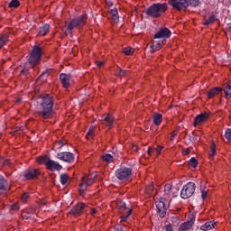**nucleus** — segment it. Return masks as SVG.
<instances>
[{"instance_id":"nucleus-1","label":"nucleus","mask_w":231,"mask_h":231,"mask_svg":"<svg viewBox=\"0 0 231 231\" xmlns=\"http://www.w3.org/2000/svg\"><path fill=\"white\" fill-rule=\"evenodd\" d=\"M37 115L42 120H50L53 117V97L50 94L43 96L38 106Z\"/></svg>"},{"instance_id":"nucleus-2","label":"nucleus","mask_w":231,"mask_h":231,"mask_svg":"<svg viewBox=\"0 0 231 231\" xmlns=\"http://www.w3.org/2000/svg\"><path fill=\"white\" fill-rule=\"evenodd\" d=\"M171 35H172V32H171V30H160L158 32H156L153 35V39H162V40L152 42V44L150 46L151 53H155V51H159V50H162V48L165 46L167 42V39H171Z\"/></svg>"},{"instance_id":"nucleus-3","label":"nucleus","mask_w":231,"mask_h":231,"mask_svg":"<svg viewBox=\"0 0 231 231\" xmlns=\"http://www.w3.org/2000/svg\"><path fill=\"white\" fill-rule=\"evenodd\" d=\"M165 12H167V5L165 3H157L150 5L148 9L144 11V14L147 17L158 19V17H162V14H165Z\"/></svg>"},{"instance_id":"nucleus-4","label":"nucleus","mask_w":231,"mask_h":231,"mask_svg":"<svg viewBox=\"0 0 231 231\" xmlns=\"http://www.w3.org/2000/svg\"><path fill=\"white\" fill-rule=\"evenodd\" d=\"M41 60H42V47H41V44H36L29 53L28 61L31 68H33L34 66H39Z\"/></svg>"},{"instance_id":"nucleus-5","label":"nucleus","mask_w":231,"mask_h":231,"mask_svg":"<svg viewBox=\"0 0 231 231\" xmlns=\"http://www.w3.org/2000/svg\"><path fill=\"white\" fill-rule=\"evenodd\" d=\"M88 23V14H81L70 20L68 23V30H75V28H82Z\"/></svg>"},{"instance_id":"nucleus-6","label":"nucleus","mask_w":231,"mask_h":231,"mask_svg":"<svg viewBox=\"0 0 231 231\" xmlns=\"http://www.w3.org/2000/svg\"><path fill=\"white\" fill-rule=\"evenodd\" d=\"M133 176V169L127 167H121L116 171V177L121 181H129Z\"/></svg>"},{"instance_id":"nucleus-7","label":"nucleus","mask_w":231,"mask_h":231,"mask_svg":"<svg viewBox=\"0 0 231 231\" xmlns=\"http://www.w3.org/2000/svg\"><path fill=\"white\" fill-rule=\"evenodd\" d=\"M194 192H196V184L194 182H188L180 191V198L182 199H189V198L194 195Z\"/></svg>"},{"instance_id":"nucleus-8","label":"nucleus","mask_w":231,"mask_h":231,"mask_svg":"<svg viewBox=\"0 0 231 231\" xmlns=\"http://www.w3.org/2000/svg\"><path fill=\"white\" fill-rule=\"evenodd\" d=\"M84 212H86V205L83 202H79L72 207L69 214L74 216V217H80Z\"/></svg>"},{"instance_id":"nucleus-9","label":"nucleus","mask_w":231,"mask_h":231,"mask_svg":"<svg viewBox=\"0 0 231 231\" xmlns=\"http://www.w3.org/2000/svg\"><path fill=\"white\" fill-rule=\"evenodd\" d=\"M41 168H31L25 171L23 174L24 180H37L41 176Z\"/></svg>"},{"instance_id":"nucleus-10","label":"nucleus","mask_w":231,"mask_h":231,"mask_svg":"<svg viewBox=\"0 0 231 231\" xmlns=\"http://www.w3.org/2000/svg\"><path fill=\"white\" fill-rule=\"evenodd\" d=\"M56 158L65 163H73L75 162V154L70 152H61L57 153Z\"/></svg>"},{"instance_id":"nucleus-11","label":"nucleus","mask_w":231,"mask_h":231,"mask_svg":"<svg viewBox=\"0 0 231 231\" xmlns=\"http://www.w3.org/2000/svg\"><path fill=\"white\" fill-rule=\"evenodd\" d=\"M208 118H210V114L207 112L198 115L194 118L193 126L198 127V125H202V124H205Z\"/></svg>"},{"instance_id":"nucleus-12","label":"nucleus","mask_w":231,"mask_h":231,"mask_svg":"<svg viewBox=\"0 0 231 231\" xmlns=\"http://www.w3.org/2000/svg\"><path fill=\"white\" fill-rule=\"evenodd\" d=\"M194 223H196V215L191 216L188 221L180 224L179 231H189L194 226Z\"/></svg>"},{"instance_id":"nucleus-13","label":"nucleus","mask_w":231,"mask_h":231,"mask_svg":"<svg viewBox=\"0 0 231 231\" xmlns=\"http://www.w3.org/2000/svg\"><path fill=\"white\" fill-rule=\"evenodd\" d=\"M168 3L174 10L180 11L187 8V0H168Z\"/></svg>"},{"instance_id":"nucleus-14","label":"nucleus","mask_w":231,"mask_h":231,"mask_svg":"<svg viewBox=\"0 0 231 231\" xmlns=\"http://www.w3.org/2000/svg\"><path fill=\"white\" fill-rule=\"evenodd\" d=\"M157 212L160 217H165L167 216V206L163 200H158L155 202Z\"/></svg>"},{"instance_id":"nucleus-15","label":"nucleus","mask_w":231,"mask_h":231,"mask_svg":"<svg viewBox=\"0 0 231 231\" xmlns=\"http://www.w3.org/2000/svg\"><path fill=\"white\" fill-rule=\"evenodd\" d=\"M47 171H51V172H55V171H62V165L58 162L49 159L46 166Z\"/></svg>"},{"instance_id":"nucleus-16","label":"nucleus","mask_w":231,"mask_h":231,"mask_svg":"<svg viewBox=\"0 0 231 231\" xmlns=\"http://www.w3.org/2000/svg\"><path fill=\"white\" fill-rule=\"evenodd\" d=\"M70 79H71V77L66 73L60 74V80L63 88H65V89H68V88H69Z\"/></svg>"},{"instance_id":"nucleus-17","label":"nucleus","mask_w":231,"mask_h":231,"mask_svg":"<svg viewBox=\"0 0 231 231\" xmlns=\"http://www.w3.org/2000/svg\"><path fill=\"white\" fill-rule=\"evenodd\" d=\"M103 124L111 129L113 127V124H115V118L113 116L106 114L103 116Z\"/></svg>"},{"instance_id":"nucleus-18","label":"nucleus","mask_w":231,"mask_h":231,"mask_svg":"<svg viewBox=\"0 0 231 231\" xmlns=\"http://www.w3.org/2000/svg\"><path fill=\"white\" fill-rule=\"evenodd\" d=\"M221 91H223V88H221L219 87H215L207 92V97H208V98H214V97H216L217 95H219V93H221Z\"/></svg>"},{"instance_id":"nucleus-19","label":"nucleus","mask_w":231,"mask_h":231,"mask_svg":"<svg viewBox=\"0 0 231 231\" xmlns=\"http://www.w3.org/2000/svg\"><path fill=\"white\" fill-rule=\"evenodd\" d=\"M162 122H163V116H162V114H160V113L155 112L153 114V124H154V125H156L158 127L162 125Z\"/></svg>"},{"instance_id":"nucleus-20","label":"nucleus","mask_w":231,"mask_h":231,"mask_svg":"<svg viewBox=\"0 0 231 231\" xmlns=\"http://www.w3.org/2000/svg\"><path fill=\"white\" fill-rule=\"evenodd\" d=\"M223 91L225 93V98H228V97H231V82L230 81L223 85Z\"/></svg>"},{"instance_id":"nucleus-21","label":"nucleus","mask_w":231,"mask_h":231,"mask_svg":"<svg viewBox=\"0 0 231 231\" xmlns=\"http://www.w3.org/2000/svg\"><path fill=\"white\" fill-rule=\"evenodd\" d=\"M93 181H95V179H93L88 175H85L81 178V183L83 185H86V187H90V185L93 183Z\"/></svg>"},{"instance_id":"nucleus-22","label":"nucleus","mask_w":231,"mask_h":231,"mask_svg":"<svg viewBox=\"0 0 231 231\" xmlns=\"http://www.w3.org/2000/svg\"><path fill=\"white\" fill-rule=\"evenodd\" d=\"M215 225L216 223L214 221L206 222L204 225L200 226V230H212V228H215Z\"/></svg>"},{"instance_id":"nucleus-23","label":"nucleus","mask_w":231,"mask_h":231,"mask_svg":"<svg viewBox=\"0 0 231 231\" xmlns=\"http://www.w3.org/2000/svg\"><path fill=\"white\" fill-rule=\"evenodd\" d=\"M21 71H20V75H23V77H28L30 75V70L28 68V62H25L23 64L21 65Z\"/></svg>"},{"instance_id":"nucleus-24","label":"nucleus","mask_w":231,"mask_h":231,"mask_svg":"<svg viewBox=\"0 0 231 231\" xmlns=\"http://www.w3.org/2000/svg\"><path fill=\"white\" fill-rule=\"evenodd\" d=\"M109 14L112 21H114V23H118V21L120 20V16H118V10H116V8H114L110 10Z\"/></svg>"},{"instance_id":"nucleus-25","label":"nucleus","mask_w":231,"mask_h":231,"mask_svg":"<svg viewBox=\"0 0 231 231\" xmlns=\"http://www.w3.org/2000/svg\"><path fill=\"white\" fill-rule=\"evenodd\" d=\"M6 187H8V180L0 175V192H5Z\"/></svg>"},{"instance_id":"nucleus-26","label":"nucleus","mask_w":231,"mask_h":231,"mask_svg":"<svg viewBox=\"0 0 231 231\" xmlns=\"http://www.w3.org/2000/svg\"><path fill=\"white\" fill-rule=\"evenodd\" d=\"M37 162L40 163L41 165H45V167H47V163L50 161V157H48L47 155L45 156H40L37 158Z\"/></svg>"},{"instance_id":"nucleus-27","label":"nucleus","mask_w":231,"mask_h":231,"mask_svg":"<svg viewBox=\"0 0 231 231\" xmlns=\"http://www.w3.org/2000/svg\"><path fill=\"white\" fill-rule=\"evenodd\" d=\"M101 159L106 163H113L114 157L110 153H106V154L103 155Z\"/></svg>"},{"instance_id":"nucleus-28","label":"nucleus","mask_w":231,"mask_h":231,"mask_svg":"<svg viewBox=\"0 0 231 231\" xmlns=\"http://www.w3.org/2000/svg\"><path fill=\"white\" fill-rule=\"evenodd\" d=\"M60 181L62 185H66V183H68V181H69V176L68 175V173H62L60 176Z\"/></svg>"},{"instance_id":"nucleus-29","label":"nucleus","mask_w":231,"mask_h":231,"mask_svg":"<svg viewBox=\"0 0 231 231\" xmlns=\"http://www.w3.org/2000/svg\"><path fill=\"white\" fill-rule=\"evenodd\" d=\"M8 42V34H0V48H3Z\"/></svg>"},{"instance_id":"nucleus-30","label":"nucleus","mask_w":231,"mask_h":231,"mask_svg":"<svg viewBox=\"0 0 231 231\" xmlns=\"http://www.w3.org/2000/svg\"><path fill=\"white\" fill-rule=\"evenodd\" d=\"M117 208L120 210V212H125V210H129V208H127V205L124 201H119L117 203Z\"/></svg>"},{"instance_id":"nucleus-31","label":"nucleus","mask_w":231,"mask_h":231,"mask_svg":"<svg viewBox=\"0 0 231 231\" xmlns=\"http://www.w3.org/2000/svg\"><path fill=\"white\" fill-rule=\"evenodd\" d=\"M186 4L187 8H189V6H193L196 8V6H199V0H186Z\"/></svg>"},{"instance_id":"nucleus-32","label":"nucleus","mask_w":231,"mask_h":231,"mask_svg":"<svg viewBox=\"0 0 231 231\" xmlns=\"http://www.w3.org/2000/svg\"><path fill=\"white\" fill-rule=\"evenodd\" d=\"M80 189H79V192L81 196H86V193L88 192V186L86 184H83L82 182L79 184Z\"/></svg>"},{"instance_id":"nucleus-33","label":"nucleus","mask_w":231,"mask_h":231,"mask_svg":"<svg viewBox=\"0 0 231 231\" xmlns=\"http://www.w3.org/2000/svg\"><path fill=\"white\" fill-rule=\"evenodd\" d=\"M216 21V16L215 15H210L208 18H207L204 22L205 26H208L212 24Z\"/></svg>"},{"instance_id":"nucleus-34","label":"nucleus","mask_w":231,"mask_h":231,"mask_svg":"<svg viewBox=\"0 0 231 231\" xmlns=\"http://www.w3.org/2000/svg\"><path fill=\"white\" fill-rule=\"evenodd\" d=\"M131 214H133V208H128V210L126 211V214L123 217H121V221L125 222L127 221V219H129V216H131Z\"/></svg>"},{"instance_id":"nucleus-35","label":"nucleus","mask_w":231,"mask_h":231,"mask_svg":"<svg viewBox=\"0 0 231 231\" xmlns=\"http://www.w3.org/2000/svg\"><path fill=\"white\" fill-rule=\"evenodd\" d=\"M190 167H192L193 169H196V167H198V165H199V162L197 161V159L195 157H192L189 162Z\"/></svg>"},{"instance_id":"nucleus-36","label":"nucleus","mask_w":231,"mask_h":231,"mask_svg":"<svg viewBox=\"0 0 231 231\" xmlns=\"http://www.w3.org/2000/svg\"><path fill=\"white\" fill-rule=\"evenodd\" d=\"M216 156V143L210 145L209 158L212 159Z\"/></svg>"},{"instance_id":"nucleus-37","label":"nucleus","mask_w":231,"mask_h":231,"mask_svg":"<svg viewBox=\"0 0 231 231\" xmlns=\"http://www.w3.org/2000/svg\"><path fill=\"white\" fill-rule=\"evenodd\" d=\"M20 5L19 0H12L9 3V8H19Z\"/></svg>"},{"instance_id":"nucleus-38","label":"nucleus","mask_w":231,"mask_h":231,"mask_svg":"<svg viewBox=\"0 0 231 231\" xmlns=\"http://www.w3.org/2000/svg\"><path fill=\"white\" fill-rule=\"evenodd\" d=\"M188 137L191 143H194V142H198V134H196V132H192V135L188 134Z\"/></svg>"},{"instance_id":"nucleus-39","label":"nucleus","mask_w":231,"mask_h":231,"mask_svg":"<svg viewBox=\"0 0 231 231\" xmlns=\"http://www.w3.org/2000/svg\"><path fill=\"white\" fill-rule=\"evenodd\" d=\"M87 138L88 140H91L95 136V128H89L88 132L87 133Z\"/></svg>"},{"instance_id":"nucleus-40","label":"nucleus","mask_w":231,"mask_h":231,"mask_svg":"<svg viewBox=\"0 0 231 231\" xmlns=\"http://www.w3.org/2000/svg\"><path fill=\"white\" fill-rule=\"evenodd\" d=\"M127 73H129V71H127V70H125V69H119L116 71L117 77H125V75H127Z\"/></svg>"},{"instance_id":"nucleus-41","label":"nucleus","mask_w":231,"mask_h":231,"mask_svg":"<svg viewBox=\"0 0 231 231\" xmlns=\"http://www.w3.org/2000/svg\"><path fill=\"white\" fill-rule=\"evenodd\" d=\"M171 190H172V185H171V184H166V185L164 186V193L167 194V195H169V194H171Z\"/></svg>"},{"instance_id":"nucleus-42","label":"nucleus","mask_w":231,"mask_h":231,"mask_svg":"<svg viewBox=\"0 0 231 231\" xmlns=\"http://www.w3.org/2000/svg\"><path fill=\"white\" fill-rule=\"evenodd\" d=\"M123 52L125 53V55H133V48L126 47L124 49Z\"/></svg>"},{"instance_id":"nucleus-43","label":"nucleus","mask_w":231,"mask_h":231,"mask_svg":"<svg viewBox=\"0 0 231 231\" xmlns=\"http://www.w3.org/2000/svg\"><path fill=\"white\" fill-rule=\"evenodd\" d=\"M225 138L226 140H228L229 142H231V129L230 128H227L226 130Z\"/></svg>"},{"instance_id":"nucleus-44","label":"nucleus","mask_w":231,"mask_h":231,"mask_svg":"<svg viewBox=\"0 0 231 231\" xmlns=\"http://www.w3.org/2000/svg\"><path fill=\"white\" fill-rule=\"evenodd\" d=\"M50 73H51V69H47V70L43 71V72L40 75L39 79H42V77L48 78V77H50Z\"/></svg>"},{"instance_id":"nucleus-45","label":"nucleus","mask_w":231,"mask_h":231,"mask_svg":"<svg viewBox=\"0 0 231 231\" xmlns=\"http://www.w3.org/2000/svg\"><path fill=\"white\" fill-rule=\"evenodd\" d=\"M48 33H50V30H42L39 32L38 35H40V37H45Z\"/></svg>"},{"instance_id":"nucleus-46","label":"nucleus","mask_w":231,"mask_h":231,"mask_svg":"<svg viewBox=\"0 0 231 231\" xmlns=\"http://www.w3.org/2000/svg\"><path fill=\"white\" fill-rule=\"evenodd\" d=\"M176 136H178V130H174L173 132H171V142H174V138H176Z\"/></svg>"},{"instance_id":"nucleus-47","label":"nucleus","mask_w":231,"mask_h":231,"mask_svg":"<svg viewBox=\"0 0 231 231\" xmlns=\"http://www.w3.org/2000/svg\"><path fill=\"white\" fill-rule=\"evenodd\" d=\"M30 196L28 195V193H23V196H22V201L23 203H26V201H28V198Z\"/></svg>"},{"instance_id":"nucleus-48","label":"nucleus","mask_w":231,"mask_h":231,"mask_svg":"<svg viewBox=\"0 0 231 231\" xmlns=\"http://www.w3.org/2000/svg\"><path fill=\"white\" fill-rule=\"evenodd\" d=\"M182 154H183V156H189V154H190V149H189V148H184V149L182 150Z\"/></svg>"},{"instance_id":"nucleus-49","label":"nucleus","mask_w":231,"mask_h":231,"mask_svg":"<svg viewBox=\"0 0 231 231\" xmlns=\"http://www.w3.org/2000/svg\"><path fill=\"white\" fill-rule=\"evenodd\" d=\"M23 219H30L32 217V215L30 214L29 210H25V215H23Z\"/></svg>"},{"instance_id":"nucleus-50","label":"nucleus","mask_w":231,"mask_h":231,"mask_svg":"<svg viewBox=\"0 0 231 231\" xmlns=\"http://www.w3.org/2000/svg\"><path fill=\"white\" fill-rule=\"evenodd\" d=\"M146 190H147L148 194H151V192H152V190H154V187L152 185H149V186H147Z\"/></svg>"},{"instance_id":"nucleus-51","label":"nucleus","mask_w":231,"mask_h":231,"mask_svg":"<svg viewBox=\"0 0 231 231\" xmlns=\"http://www.w3.org/2000/svg\"><path fill=\"white\" fill-rule=\"evenodd\" d=\"M147 152L149 156H152L154 154V148L149 147Z\"/></svg>"},{"instance_id":"nucleus-52","label":"nucleus","mask_w":231,"mask_h":231,"mask_svg":"<svg viewBox=\"0 0 231 231\" xmlns=\"http://www.w3.org/2000/svg\"><path fill=\"white\" fill-rule=\"evenodd\" d=\"M165 231H174V228L171 225L165 226Z\"/></svg>"},{"instance_id":"nucleus-53","label":"nucleus","mask_w":231,"mask_h":231,"mask_svg":"<svg viewBox=\"0 0 231 231\" xmlns=\"http://www.w3.org/2000/svg\"><path fill=\"white\" fill-rule=\"evenodd\" d=\"M50 28H51L50 24L46 23L42 27H40V30H50Z\"/></svg>"},{"instance_id":"nucleus-54","label":"nucleus","mask_w":231,"mask_h":231,"mask_svg":"<svg viewBox=\"0 0 231 231\" xmlns=\"http://www.w3.org/2000/svg\"><path fill=\"white\" fill-rule=\"evenodd\" d=\"M155 151L157 152V155H159L162 153V151H163V148L162 146H157Z\"/></svg>"},{"instance_id":"nucleus-55","label":"nucleus","mask_w":231,"mask_h":231,"mask_svg":"<svg viewBox=\"0 0 231 231\" xmlns=\"http://www.w3.org/2000/svg\"><path fill=\"white\" fill-rule=\"evenodd\" d=\"M207 195H208V193H207L206 190H202L201 191V198H202V199H207Z\"/></svg>"},{"instance_id":"nucleus-56","label":"nucleus","mask_w":231,"mask_h":231,"mask_svg":"<svg viewBox=\"0 0 231 231\" xmlns=\"http://www.w3.org/2000/svg\"><path fill=\"white\" fill-rule=\"evenodd\" d=\"M105 64H106V62H104V61H97V68H102V66H104Z\"/></svg>"},{"instance_id":"nucleus-57","label":"nucleus","mask_w":231,"mask_h":231,"mask_svg":"<svg viewBox=\"0 0 231 231\" xmlns=\"http://www.w3.org/2000/svg\"><path fill=\"white\" fill-rule=\"evenodd\" d=\"M132 149H133V151H134V152H138V151H139L138 146H136V145H134V144H133Z\"/></svg>"},{"instance_id":"nucleus-58","label":"nucleus","mask_w":231,"mask_h":231,"mask_svg":"<svg viewBox=\"0 0 231 231\" xmlns=\"http://www.w3.org/2000/svg\"><path fill=\"white\" fill-rule=\"evenodd\" d=\"M90 214L91 216H95V214H97V208H92Z\"/></svg>"},{"instance_id":"nucleus-59","label":"nucleus","mask_w":231,"mask_h":231,"mask_svg":"<svg viewBox=\"0 0 231 231\" xmlns=\"http://www.w3.org/2000/svg\"><path fill=\"white\" fill-rule=\"evenodd\" d=\"M11 208H12V210H19V206L13 205Z\"/></svg>"},{"instance_id":"nucleus-60","label":"nucleus","mask_w":231,"mask_h":231,"mask_svg":"<svg viewBox=\"0 0 231 231\" xmlns=\"http://www.w3.org/2000/svg\"><path fill=\"white\" fill-rule=\"evenodd\" d=\"M58 143L60 145V147H64V143L62 141H59Z\"/></svg>"},{"instance_id":"nucleus-61","label":"nucleus","mask_w":231,"mask_h":231,"mask_svg":"<svg viewBox=\"0 0 231 231\" xmlns=\"http://www.w3.org/2000/svg\"><path fill=\"white\" fill-rule=\"evenodd\" d=\"M107 6H113V3L111 1L106 2Z\"/></svg>"},{"instance_id":"nucleus-62","label":"nucleus","mask_w":231,"mask_h":231,"mask_svg":"<svg viewBox=\"0 0 231 231\" xmlns=\"http://www.w3.org/2000/svg\"><path fill=\"white\" fill-rule=\"evenodd\" d=\"M69 33H71V30L65 31V35H69Z\"/></svg>"},{"instance_id":"nucleus-63","label":"nucleus","mask_w":231,"mask_h":231,"mask_svg":"<svg viewBox=\"0 0 231 231\" xmlns=\"http://www.w3.org/2000/svg\"><path fill=\"white\" fill-rule=\"evenodd\" d=\"M115 231H124V228L123 227H117L115 229Z\"/></svg>"},{"instance_id":"nucleus-64","label":"nucleus","mask_w":231,"mask_h":231,"mask_svg":"<svg viewBox=\"0 0 231 231\" xmlns=\"http://www.w3.org/2000/svg\"><path fill=\"white\" fill-rule=\"evenodd\" d=\"M5 165H10V161H8V160L5 161Z\"/></svg>"}]
</instances>
